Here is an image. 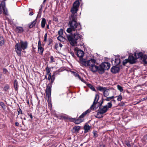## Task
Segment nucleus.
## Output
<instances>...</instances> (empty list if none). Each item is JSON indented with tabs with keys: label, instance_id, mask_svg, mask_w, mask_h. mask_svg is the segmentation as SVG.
Masks as SVG:
<instances>
[{
	"label": "nucleus",
	"instance_id": "obj_43",
	"mask_svg": "<svg viewBox=\"0 0 147 147\" xmlns=\"http://www.w3.org/2000/svg\"><path fill=\"white\" fill-rule=\"evenodd\" d=\"M58 33L59 35H62L63 34V29H60L58 32Z\"/></svg>",
	"mask_w": 147,
	"mask_h": 147
},
{
	"label": "nucleus",
	"instance_id": "obj_41",
	"mask_svg": "<svg viewBox=\"0 0 147 147\" xmlns=\"http://www.w3.org/2000/svg\"><path fill=\"white\" fill-rule=\"evenodd\" d=\"M46 71L47 74H49V73H50V69L49 67H48L46 68Z\"/></svg>",
	"mask_w": 147,
	"mask_h": 147
},
{
	"label": "nucleus",
	"instance_id": "obj_32",
	"mask_svg": "<svg viewBox=\"0 0 147 147\" xmlns=\"http://www.w3.org/2000/svg\"><path fill=\"white\" fill-rule=\"evenodd\" d=\"M0 105L1 106L2 108L4 110H5L6 109L5 108V105L3 103V102H0Z\"/></svg>",
	"mask_w": 147,
	"mask_h": 147
},
{
	"label": "nucleus",
	"instance_id": "obj_52",
	"mask_svg": "<svg viewBox=\"0 0 147 147\" xmlns=\"http://www.w3.org/2000/svg\"><path fill=\"white\" fill-rule=\"evenodd\" d=\"M126 144L128 147H131V145L129 143H127Z\"/></svg>",
	"mask_w": 147,
	"mask_h": 147
},
{
	"label": "nucleus",
	"instance_id": "obj_15",
	"mask_svg": "<svg viewBox=\"0 0 147 147\" xmlns=\"http://www.w3.org/2000/svg\"><path fill=\"white\" fill-rule=\"evenodd\" d=\"M71 72L72 74L75 76L76 77L78 78L82 81L83 82V79L79 76V74L77 73L74 71H71Z\"/></svg>",
	"mask_w": 147,
	"mask_h": 147
},
{
	"label": "nucleus",
	"instance_id": "obj_53",
	"mask_svg": "<svg viewBox=\"0 0 147 147\" xmlns=\"http://www.w3.org/2000/svg\"><path fill=\"white\" fill-rule=\"evenodd\" d=\"M70 54H71V56L74 57H75V55H74V53L73 52H70Z\"/></svg>",
	"mask_w": 147,
	"mask_h": 147
},
{
	"label": "nucleus",
	"instance_id": "obj_7",
	"mask_svg": "<svg viewBox=\"0 0 147 147\" xmlns=\"http://www.w3.org/2000/svg\"><path fill=\"white\" fill-rule=\"evenodd\" d=\"M52 86L51 84H48L46 89V96L47 101H51V94Z\"/></svg>",
	"mask_w": 147,
	"mask_h": 147
},
{
	"label": "nucleus",
	"instance_id": "obj_30",
	"mask_svg": "<svg viewBox=\"0 0 147 147\" xmlns=\"http://www.w3.org/2000/svg\"><path fill=\"white\" fill-rule=\"evenodd\" d=\"M9 88V86L8 84H6L4 86L3 88V90L5 91H7Z\"/></svg>",
	"mask_w": 147,
	"mask_h": 147
},
{
	"label": "nucleus",
	"instance_id": "obj_9",
	"mask_svg": "<svg viewBox=\"0 0 147 147\" xmlns=\"http://www.w3.org/2000/svg\"><path fill=\"white\" fill-rule=\"evenodd\" d=\"M104 102H101L100 103L99 102H93V104L90 107V109H94V108L96 109L100 107H101Z\"/></svg>",
	"mask_w": 147,
	"mask_h": 147
},
{
	"label": "nucleus",
	"instance_id": "obj_16",
	"mask_svg": "<svg viewBox=\"0 0 147 147\" xmlns=\"http://www.w3.org/2000/svg\"><path fill=\"white\" fill-rule=\"evenodd\" d=\"M15 30L17 32L19 33H22L24 31L23 28L20 26L17 27L16 28Z\"/></svg>",
	"mask_w": 147,
	"mask_h": 147
},
{
	"label": "nucleus",
	"instance_id": "obj_28",
	"mask_svg": "<svg viewBox=\"0 0 147 147\" xmlns=\"http://www.w3.org/2000/svg\"><path fill=\"white\" fill-rule=\"evenodd\" d=\"M107 89L106 88L103 87L99 86L97 88V90L100 91H103V92L105 90Z\"/></svg>",
	"mask_w": 147,
	"mask_h": 147
},
{
	"label": "nucleus",
	"instance_id": "obj_61",
	"mask_svg": "<svg viewBox=\"0 0 147 147\" xmlns=\"http://www.w3.org/2000/svg\"><path fill=\"white\" fill-rule=\"evenodd\" d=\"M59 46L60 47H62L63 45L61 43H59Z\"/></svg>",
	"mask_w": 147,
	"mask_h": 147
},
{
	"label": "nucleus",
	"instance_id": "obj_54",
	"mask_svg": "<svg viewBox=\"0 0 147 147\" xmlns=\"http://www.w3.org/2000/svg\"><path fill=\"white\" fill-rule=\"evenodd\" d=\"M19 124L18 122H15V125L16 126H19Z\"/></svg>",
	"mask_w": 147,
	"mask_h": 147
},
{
	"label": "nucleus",
	"instance_id": "obj_31",
	"mask_svg": "<svg viewBox=\"0 0 147 147\" xmlns=\"http://www.w3.org/2000/svg\"><path fill=\"white\" fill-rule=\"evenodd\" d=\"M87 86L89 87L93 91L95 90V88H94L90 84H87Z\"/></svg>",
	"mask_w": 147,
	"mask_h": 147
},
{
	"label": "nucleus",
	"instance_id": "obj_48",
	"mask_svg": "<svg viewBox=\"0 0 147 147\" xmlns=\"http://www.w3.org/2000/svg\"><path fill=\"white\" fill-rule=\"evenodd\" d=\"M99 145L100 147H105V145L102 143H100Z\"/></svg>",
	"mask_w": 147,
	"mask_h": 147
},
{
	"label": "nucleus",
	"instance_id": "obj_36",
	"mask_svg": "<svg viewBox=\"0 0 147 147\" xmlns=\"http://www.w3.org/2000/svg\"><path fill=\"white\" fill-rule=\"evenodd\" d=\"M116 97H117V100L118 101H121L122 98V97L121 95H119L116 96Z\"/></svg>",
	"mask_w": 147,
	"mask_h": 147
},
{
	"label": "nucleus",
	"instance_id": "obj_46",
	"mask_svg": "<svg viewBox=\"0 0 147 147\" xmlns=\"http://www.w3.org/2000/svg\"><path fill=\"white\" fill-rule=\"evenodd\" d=\"M19 110H18V115H19L20 114H22V111L21 109L19 108Z\"/></svg>",
	"mask_w": 147,
	"mask_h": 147
},
{
	"label": "nucleus",
	"instance_id": "obj_60",
	"mask_svg": "<svg viewBox=\"0 0 147 147\" xmlns=\"http://www.w3.org/2000/svg\"><path fill=\"white\" fill-rule=\"evenodd\" d=\"M144 137L147 140V134L145 135L144 136Z\"/></svg>",
	"mask_w": 147,
	"mask_h": 147
},
{
	"label": "nucleus",
	"instance_id": "obj_27",
	"mask_svg": "<svg viewBox=\"0 0 147 147\" xmlns=\"http://www.w3.org/2000/svg\"><path fill=\"white\" fill-rule=\"evenodd\" d=\"M109 94V90L106 89L103 92V94L105 96H108Z\"/></svg>",
	"mask_w": 147,
	"mask_h": 147
},
{
	"label": "nucleus",
	"instance_id": "obj_17",
	"mask_svg": "<svg viewBox=\"0 0 147 147\" xmlns=\"http://www.w3.org/2000/svg\"><path fill=\"white\" fill-rule=\"evenodd\" d=\"M77 56L79 57H82L84 56V53L83 51L81 50H78L77 53Z\"/></svg>",
	"mask_w": 147,
	"mask_h": 147
},
{
	"label": "nucleus",
	"instance_id": "obj_21",
	"mask_svg": "<svg viewBox=\"0 0 147 147\" xmlns=\"http://www.w3.org/2000/svg\"><path fill=\"white\" fill-rule=\"evenodd\" d=\"M46 23V19L44 18H43L41 22V26L42 28H43L45 27Z\"/></svg>",
	"mask_w": 147,
	"mask_h": 147
},
{
	"label": "nucleus",
	"instance_id": "obj_6",
	"mask_svg": "<svg viewBox=\"0 0 147 147\" xmlns=\"http://www.w3.org/2000/svg\"><path fill=\"white\" fill-rule=\"evenodd\" d=\"M110 64L107 62H105L101 63L99 65V70L101 74L104 73L105 70H108L110 67Z\"/></svg>",
	"mask_w": 147,
	"mask_h": 147
},
{
	"label": "nucleus",
	"instance_id": "obj_10",
	"mask_svg": "<svg viewBox=\"0 0 147 147\" xmlns=\"http://www.w3.org/2000/svg\"><path fill=\"white\" fill-rule=\"evenodd\" d=\"M99 109V111L98 113H99L100 114H103L105 113L108 110V109L107 108L106 106H105L102 107L101 106V107H100Z\"/></svg>",
	"mask_w": 147,
	"mask_h": 147
},
{
	"label": "nucleus",
	"instance_id": "obj_20",
	"mask_svg": "<svg viewBox=\"0 0 147 147\" xmlns=\"http://www.w3.org/2000/svg\"><path fill=\"white\" fill-rule=\"evenodd\" d=\"M36 19L33 21L32 22L28 24V25L29 28H31L35 26V24L36 23Z\"/></svg>",
	"mask_w": 147,
	"mask_h": 147
},
{
	"label": "nucleus",
	"instance_id": "obj_24",
	"mask_svg": "<svg viewBox=\"0 0 147 147\" xmlns=\"http://www.w3.org/2000/svg\"><path fill=\"white\" fill-rule=\"evenodd\" d=\"M5 43L4 40L2 36L0 37V46H2Z\"/></svg>",
	"mask_w": 147,
	"mask_h": 147
},
{
	"label": "nucleus",
	"instance_id": "obj_56",
	"mask_svg": "<svg viewBox=\"0 0 147 147\" xmlns=\"http://www.w3.org/2000/svg\"><path fill=\"white\" fill-rule=\"evenodd\" d=\"M33 13L32 12H31L30 13L29 15L30 16H32L33 15Z\"/></svg>",
	"mask_w": 147,
	"mask_h": 147
},
{
	"label": "nucleus",
	"instance_id": "obj_12",
	"mask_svg": "<svg viewBox=\"0 0 147 147\" xmlns=\"http://www.w3.org/2000/svg\"><path fill=\"white\" fill-rule=\"evenodd\" d=\"M112 104H113L112 106H113L114 107H116L118 106L122 107L125 105V103L123 102H121L120 103H116V102H112Z\"/></svg>",
	"mask_w": 147,
	"mask_h": 147
},
{
	"label": "nucleus",
	"instance_id": "obj_50",
	"mask_svg": "<svg viewBox=\"0 0 147 147\" xmlns=\"http://www.w3.org/2000/svg\"><path fill=\"white\" fill-rule=\"evenodd\" d=\"M28 115L30 117V118L32 119L33 117L32 114L30 113H28Z\"/></svg>",
	"mask_w": 147,
	"mask_h": 147
},
{
	"label": "nucleus",
	"instance_id": "obj_63",
	"mask_svg": "<svg viewBox=\"0 0 147 147\" xmlns=\"http://www.w3.org/2000/svg\"><path fill=\"white\" fill-rule=\"evenodd\" d=\"M51 77H50V76H49L48 78V79L49 80H50L51 79Z\"/></svg>",
	"mask_w": 147,
	"mask_h": 147
},
{
	"label": "nucleus",
	"instance_id": "obj_40",
	"mask_svg": "<svg viewBox=\"0 0 147 147\" xmlns=\"http://www.w3.org/2000/svg\"><path fill=\"white\" fill-rule=\"evenodd\" d=\"M94 137L96 138L98 137V135L96 131H93Z\"/></svg>",
	"mask_w": 147,
	"mask_h": 147
},
{
	"label": "nucleus",
	"instance_id": "obj_44",
	"mask_svg": "<svg viewBox=\"0 0 147 147\" xmlns=\"http://www.w3.org/2000/svg\"><path fill=\"white\" fill-rule=\"evenodd\" d=\"M50 62L52 63L53 62H55V59L53 58V56H51L50 57Z\"/></svg>",
	"mask_w": 147,
	"mask_h": 147
},
{
	"label": "nucleus",
	"instance_id": "obj_49",
	"mask_svg": "<svg viewBox=\"0 0 147 147\" xmlns=\"http://www.w3.org/2000/svg\"><path fill=\"white\" fill-rule=\"evenodd\" d=\"M7 72L8 71L6 69H3V73L4 74H6Z\"/></svg>",
	"mask_w": 147,
	"mask_h": 147
},
{
	"label": "nucleus",
	"instance_id": "obj_2",
	"mask_svg": "<svg viewBox=\"0 0 147 147\" xmlns=\"http://www.w3.org/2000/svg\"><path fill=\"white\" fill-rule=\"evenodd\" d=\"M28 45V43L26 41H23L20 40V42L17 43L15 46V51L18 55L21 57L22 56L21 52L26 49Z\"/></svg>",
	"mask_w": 147,
	"mask_h": 147
},
{
	"label": "nucleus",
	"instance_id": "obj_37",
	"mask_svg": "<svg viewBox=\"0 0 147 147\" xmlns=\"http://www.w3.org/2000/svg\"><path fill=\"white\" fill-rule=\"evenodd\" d=\"M3 13L5 15H7V11L6 8L5 7L3 8Z\"/></svg>",
	"mask_w": 147,
	"mask_h": 147
},
{
	"label": "nucleus",
	"instance_id": "obj_33",
	"mask_svg": "<svg viewBox=\"0 0 147 147\" xmlns=\"http://www.w3.org/2000/svg\"><path fill=\"white\" fill-rule=\"evenodd\" d=\"M117 87L118 89L121 92H122L123 91V87L119 85H118L117 86Z\"/></svg>",
	"mask_w": 147,
	"mask_h": 147
},
{
	"label": "nucleus",
	"instance_id": "obj_8",
	"mask_svg": "<svg viewBox=\"0 0 147 147\" xmlns=\"http://www.w3.org/2000/svg\"><path fill=\"white\" fill-rule=\"evenodd\" d=\"M80 63L82 66H84L86 67L89 66L91 63V59H90L88 60H86L85 59L81 58L80 59Z\"/></svg>",
	"mask_w": 147,
	"mask_h": 147
},
{
	"label": "nucleus",
	"instance_id": "obj_62",
	"mask_svg": "<svg viewBox=\"0 0 147 147\" xmlns=\"http://www.w3.org/2000/svg\"><path fill=\"white\" fill-rule=\"evenodd\" d=\"M46 0H44L43 2V4L44 5H45V2L46 1Z\"/></svg>",
	"mask_w": 147,
	"mask_h": 147
},
{
	"label": "nucleus",
	"instance_id": "obj_26",
	"mask_svg": "<svg viewBox=\"0 0 147 147\" xmlns=\"http://www.w3.org/2000/svg\"><path fill=\"white\" fill-rule=\"evenodd\" d=\"M142 60L145 64H147V56L146 55H144V57L142 59Z\"/></svg>",
	"mask_w": 147,
	"mask_h": 147
},
{
	"label": "nucleus",
	"instance_id": "obj_38",
	"mask_svg": "<svg viewBox=\"0 0 147 147\" xmlns=\"http://www.w3.org/2000/svg\"><path fill=\"white\" fill-rule=\"evenodd\" d=\"M128 62H129L128 59H126L124 60L123 62V64L125 65V64Z\"/></svg>",
	"mask_w": 147,
	"mask_h": 147
},
{
	"label": "nucleus",
	"instance_id": "obj_13",
	"mask_svg": "<svg viewBox=\"0 0 147 147\" xmlns=\"http://www.w3.org/2000/svg\"><path fill=\"white\" fill-rule=\"evenodd\" d=\"M128 60L129 62L131 64H133L135 63L136 62V59L132 56H129Z\"/></svg>",
	"mask_w": 147,
	"mask_h": 147
},
{
	"label": "nucleus",
	"instance_id": "obj_59",
	"mask_svg": "<svg viewBox=\"0 0 147 147\" xmlns=\"http://www.w3.org/2000/svg\"><path fill=\"white\" fill-rule=\"evenodd\" d=\"M147 99V97L144 98H143L142 99V101L145 100H146Z\"/></svg>",
	"mask_w": 147,
	"mask_h": 147
},
{
	"label": "nucleus",
	"instance_id": "obj_25",
	"mask_svg": "<svg viewBox=\"0 0 147 147\" xmlns=\"http://www.w3.org/2000/svg\"><path fill=\"white\" fill-rule=\"evenodd\" d=\"M80 129V127L78 126H75L73 127V129H74L75 132H78Z\"/></svg>",
	"mask_w": 147,
	"mask_h": 147
},
{
	"label": "nucleus",
	"instance_id": "obj_45",
	"mask_svg": "<svg viewBox=\"0 0 147 147\" xmlns=\"http://www.w3.org/2000/svg\"><path fill=\"white\" fill-rule=\"evenodd\" d=\"M53 20L56 22H58V20L57 18L55 16H53Z\"/></svg>",
	"mask_w": 147,
	"mask_h": 147
},
{
	"label": "nucleus",
	"instance_id": "obj_35",
	"mask_svg": "<svg viewBox=\"0 0 147 147\" xmlns=\"http://www.w3.org/2000/svg\"><path fill=\"white\" fill-rule=\"evenodd\" d=\"M55 79V76L54 74H53L51 77V83H52L54 81Z\"/></svg>",
	"mask_w": 147,
	"mask_h": 147
},
{
	"label": "nucleus",
	"instance_id": "obj_39",
	"mask_svg": "<svg viewBox=\"0 0 147 147\" xmlns=\"http://www.w3.org/2000/svg\"><path fill=\"white\" fill-rule=\"evenodd\" d=\"M114 97L113 96H112L111 97H107L106 98L105 100L107 101H109L111 100V99L114 98Z\"/></svg>",
	"mask_w": 147,
	"mask_h": 147
},
{
	"label": "nucleus",
	"instance_id": "obj_42",
	"mask_svg": "<svg viewBox=\"0 0 147 147\" xmlns=\"http://www.w3.org/2000/svg\"><path fill=\"white\" fill-rule=\"evenodd\" d=\"M48 105L49 106V108L50 109V110H51L52 107V105L51 103V102H48Z\"/></svg>",
	"mask_w": 147,
	"mask_h": 147
},
{
	"label": "nucleus",
	"instance_id": "obj_58",
	"mask_svg": "<svg viewBox=\"0 0 147 147\" xmlns=\"http://www.w3.org/2000/svg\"><path fill=\"white\" fill-rule=\"evenodd\" d=\"M49 44H50L52 42V39H51L50 38V39H49Z\"/></svg>",
	"mask_w": 147,
	"mask_h": 147
},
{
	"label": "nucleus",
	"instance_id": "obj_34",
	"mask_svg": "<svg viewBox=\"0 0 147 147\" xmlns=\"http://www.w3.org/2000/svg\"><path fill=\"white\" fill-rule=\"evenodd\" d=\"M99 98V96L98 94H96L94 97V101H98Z\"/></svg>",
	"mask_w": 147,
	"mask_h": 147
},
{
	"label": "nucleus",
	"instance_id": "obj_55",
	"mask_svg": "<svg viewBox=\"0 0 147 147\" xmlns=\"http://www.w3.org/2000/svg\"><path fill=\"white\" fill-rule=\"evenodd\" d=\"M58 45L57 44H55V48L56 49L58 47Z\"/></svg>",
	"mask_w": 147,
	"mask_h": 147
},
{
	"label": "nucleus",
	"instance_id": "obj_4",
	"mask_svg": "<svg viewBox=\"0 0 147 147\" xmlns=\"http://www.w3.org/2000/svg\"><path fill=\"white\" fill-rule=\"evenodd\" d=\"M90 112V110L88 109L83 113L77 119L76 118H71V119L74 123L76 124H78L82 122L84 120V118L86 116V115L88 114Z\"/></svg>",
	"mask_w": 147,
	"mask_h": 147
},
{
	"label": "nucleus",
	"instance_id": "obj_5",
	"mask_svg": "<svg viewBox=\"0 0 147 147\" xmlns=\"http://www.w3.org/2000/svg\"><path fill=\"white\" fill-rule=\"evenodd\" d=\"M96 62V60L94 59H91V63L89 67L90 71L93 72H96L98 71L100 74L101 72L99 70V65L97 66L95 65Z\"/></svg>",
	"mask_w": 147,
	"mask_h": 147
},
{
	"label": "nucleus",
	"instance_id": "obj_64",
	"mask_svg": "<svg viewBox=\"0 0 147 147\" xmlns=\"http://www.w3.org/2000/svg\"><path fill=\"white\" fill-rule=\"evenodd\" d=\"M49 75V76H50V77H52L51 76V73H49V74H48Z\"/></svg>",
	"mask_w": 147,
	"mask_h": 147
},
{
	"label": "nucleus",
	"instance_id": "obj_14",
	"mask_svg": "<svg viewBox=\"0 0 147 147\" xmlns=\"http://www.w3.org/2000/svg\"><path fill=\"white\" fill-rule=\"evenodd\" d=\"M135 56L136 59H137L140 58L142 60V59L144 57V55H143V53L141 52H140L138 53H135Z\"/></svg>",
	"mask_w": 147,
	"mask_h": 147
},
{
	"label": "nucleus",
	"instance_id": "obj_23",
	"mask_svg": "<svg viewBox=\"0 0 147 147\" xmlns=\"http://www.w3.org/2000/svg\"><path fill=\"white\" fill-rule=\"evenodd\" d=\"M14 89L16 91L18 90V83L17 81L16 80H14Z\"/></svg>",
	"mask_w": 147,
	"mask_h": 147
},
{
	"label": "nucleus",
	"instance_id": "obj_18",
	"mask_svg": "<svg viewBox=\"0 0 147 147\" xmlns=\"http://www.w3.org/2000/svg\"><path fill=\"white\" fill-rule=\"evenodd\" d=\"M90 129V126L86 124L84 125V133H87Z\"/></svg>",
	"mask_w": 147,
	"mask_h": 147
},
{
	"label": "nucleus",
	"instance_id": "obj_1",
	"mask_svg": "<svg viewBox=\"0 0 147 147\" xmlns=\"http://www.w3.org/2000/svg\"><path fill=\"white\" fill-rule=\"evenodd\" d=\"M79 5V1L76 0L73 3V6L71 9V14L69 18V21L68 23L69 27L66 30L68 33H71L72 31H77L82 29L80 23L77 22V11Z\"/></svg>",
	"mask_w": 147,
	"mask_h": 147
},
{
	"label": "nucleus",
	"instance_id": "obj_19",
	"mask_svg": "<svg viewBox=\"0 0 147 147\" xmlns=\"http://www.w3.org/2000/svg\"><path fill=\"white\" fill-rule=\"evenodd\" d=\"M38 53L42 55L44 51V48L42 47V46L38 47Z\"/></svg>",
	"mask_w": 147,
	"mask_h": 147
},
{
	"label": "nucleus",
	"instance_id": "obj_51",
	"mask_svg": "<svg viewBox=\"0 0 147 147\" xmlns=\"http://www.w3.org/2000/svg\"><path fill=\"white\" fill-rule=\"evenodd\" d=\"M41 46V42H40V40H39L38 42V47Z\"/></svg>",
	"mask_w": 147,
	"mask_h": 147
},
{
	"label": "nucleus",
	"instance_id": "obj_22",
	"mask_svg": "<svg viewBox=\"0 0 147 147\" xmlns=\"http://www.w3.org/2000/svg\"><path fill=\"white\" fill-rule=\"evenodd\" d=\"M57 38L61 42H64L65 40V38L61 35L59 36Z\"/></svg>",
	"mask_w": 147,
	"mask_h": 147
},
{
	"label": "nucleus",
	"instance_id": "obj_47",
	"mask_svg": "<svg viewBox=\"0 0 147 147\" xmlns=\"http://www.w3.org/2000/svg\"><path fill=\"white\" fill-rule=\"evenodd\" d=\"M47 33H45V35L44 36V41L46 42L47 41Z\"/></svg>",
	"mask_w": 147,
	"mask_h": 147
},
{
	"label": "nucleus",
	"instance_id": "obj_57",
	"mask_svg": "<svg viewBox=\"0 0 147 147\" xmlns=\"http://www.w3.org/2000/svg\"><path fill=\"white\" fill-rule=\"evenodd\" d=\"M118 61V63H119V62H120V60H119V59H115V62H116V61Z\"/></svg>",
	"mask_w": 147,
	"mask_h": 147
},
{
	"label": "nucleus",
	"instance_id": "obj_29",
	"mask_svg": "<svg viewBox=\"0 0 147 147\" xmlns=\"http://www.w3.org/2000/svg\"><path fill=\"white\" fill-rule=\"evenodd\" d=\"M112 102H110L108 103L105 106H106L107 108H108V109L109 108H111L112 107L113 105Z\"/></svg>",
	"mask_w": 147,
	"mask_h": 147
},
{
	"label": "nucleus",
	"instance_id": "obj_3",
	"mask_svg": "<svg viewBox=\"0 0 147 147\" xmlns=\"http://www.w3.org/2000/svg\"><path fill=\"white\" fill-rule=\"evenodd\" d=\"M67 37L70 45L74 46L77 44V41L79 39L82 38L83 36L82 35L79 34L76 31L73 34L67 35Z\"/></svg>",
	"mask_w": 147,
	"mask_h": 147
},
{
	"label": "nucleus",
	"instance_id": "obj_11",
	"mask_svg": "<svg viewBox=\"0 0 147 147\" xmlns=\"http://www.w3.org/2000/svg\"><path fill=\"white\" fill-rule=\"evenodd\" d=\"M120 70V67L117 66H113L111 69V71L113 73L118 72Z\"/></svg>",
	"mask_w": 147,
	"mask_h": 147
}]
</instances>
